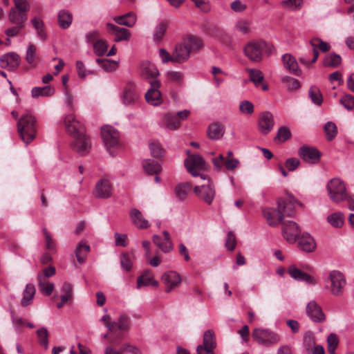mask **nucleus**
<instances>
[{
	"label": "nucleus",
	"mask_w": 354,
	"mask_h": 354,
	"mask_svg": "<svg viewBox=\"0 0 354 354\" xmlns=\"http://www.w3.org/2000/svg\"><path fill=\"white\" fill-rule=\"evenodd\" d=\"M151 154L156 158H160L163 155V149L158 143L151 142L149 144Z\"/></svg>",
	"instance_id": "64"
},
{
	"label": "nucleus",
	"mask_w": 354,
	"mask_h": 354,
	"mask_svg": "<svg viewBox=\"0 0 354 354\" xmlns=\"http://www.w3.org/2000/svg\"><path fill=\"white\" fill-rule=\"evenodd\" d=\"M185 166L193 176H201L203 174H200V171L205 170L206 168L204 159L198 154L188 156L185 160Z\"/></svg>",
	"instance_id": "8"
},
{
	"label": "nucleus",
	"mask_w": 354,
	"mask_h": 354,
	"mask_svg": "<svg viewBox=\"0 0 354 354\" xmlns=\"http://www.w3.org/2000/svg\"><path fill=\"white\" fill-rule=\"evenodd\" d=\"M328 281L330 292L337 297L342 295L346 286V279L344 274L338 270H333L329 273Z\"/></svg>",
	"instance_id": "7"
},
{
	"label": "nucleus",
	"mask_w": 354,
	"mask_h": 354,
	"mask_svg": "<svg viewBox=\"0 0 354 354\" xmlns=\"http://www.w3.org/2000/svg\"><path fill=\"white\" fill-rule=\"evenodd\" d=\"M135 259L133 252H124L120 256V265L122 269L127 272L131 270L132 262Z\"/></svg>",
	"instance_id": "45"
},
{
	"label": "nucleus",
	"mask_w": 354,
	"mask_h": 354,
	"mask_svg": "<svg viewBox=\"0 0 354 354\" xmlns=\"http://www.w3.org/2000/svg\"><path fill=\"white\" fill-rule=\"evenodd\" d=\"M186 46L190 53H194L199 51L204 46L203 40L194 35H188L182 41Z\"/></svg>",
	"instance_id": "26"
},
{
	"label": "nucleus",
	"mask_w": 354,
	"mask_h": 354,
	"mask_svg": "<svg viewBox=\"0 0 354 354\" xmlns=\"http://www.w3.org/2000/svg\"><path fill=\"white\" fill-rule=\"evenodd\" d=\"M129 326V317L127 315L122 314L120 315L118 322L108 323L106 327L110 332H113L115 330H127Z\"/></svg>",
	"instance_id": "29"
},
{
	"label": "nucleus",
	"mask_w": 354,
	"mask_h": 354,
	"mask_svg": "<svg viewBox=\"0 0 354 354\" xmlns=\"http://www.w3.org/2000/svg\"><path fill=\"white\" fill-rule=\"evenodd\" d=\"M73 138L75 140L71 144L73 149L82 156L88 153L91 144L88 136L84 133Z\"/></svg>",
	"instance_id": "16"
},
{
	"label": "nucleus",
	"mask_w": 354,
	"mask_h": 354,
	"mask_svg": "<svg viewBox=\"0 0 354 354\" xmlns=\"http://www.w3.org/2000/svg\"><path fill=\"white\" fill-rule=\"evenodd\" d=\"M306 313L313 322H322L325 320V315L315 301H311L307 304Z\"/></svg>",
	"instance_id": "20"
},
{
	"label": "nucleus",
	"mask_w": 354,
	"mask_h": 354,
	"mask_svg": "<svg viewBox=\"0 0 354 354\" xmlns=\"http://www.w3.org/2000/svg\"><path fill=\"white\" fill-rule=\"evenodd\" d=\"M291 137L290 131L286 127H281L279 129L274 141L277 142H283Z\"/></svg>",
	"instance_id": "54"
},
{
	"label": "nucleus",
	"mask_w": 354,
	"mask_h": 354,
	"mask_svg": "<svg viewBox=\"0 0 354 354\" xmlns=\"http://www.w3.org/2000/svg\"><path fill=\"white\" fill-rule=\"evenodd\" d=\"M97 64L105 71H112L115 70L118 66V63L115 61H111L108 59H97Z\"/></svg>",
	"instance_id": "56"
},
{
	"label": "nucleus",
	"mask_w": 354,
	"mask_h": 354,
	"mask_svg": "<svg viewBox=\"0 0 354 354\" xmlns=\"http://www.w3.org/2000/svg\"><path fill=\"white\" fill-rule=\"evenodd\" d=\"M8 19L13 25L24 28L28 19L27 13L19 12L16 8H11L8 14Z\"/></svg>",
	"instance_id": "30"
},
{
	"label": "nucleus",
	"mask_w": 354,
	"mask_h": 354,
	"mask_svg": "<svg viewBox=\"0 0 354 354\" xmlns=\"http://www.w3.org/2000/svg\"><path fill=\"white\" fill-rule=\"evenodd\" d=\"M298 156L308 163L316 164L319 161L321 152L315 147L304 145L299 149Z\"/></svg>",
	"instance_id": "11"
},
{
	"label": "nucleus",
	"mask_w": 354,
	"mask_h": 354,
	"mask_svg": "<svg viewBox=\"0 0 354 354\" xmlns=\"http://www.w3.org/2000/svg\"><path fill=\"white\" fill-rule=\"evenodd\" d=\"M150 84L151 88L145 93L146 101L153 106L159 105L162 102L161 93L158 90L160 82L155 80L150 82Z\"/></svg>",
	"instance_id": "15"
},
{
	"label": "nucleus",
	"mask_w": 354,
	"mask_h": 354,
	"mask_svg": "<svg viewBox=\"0 0 354 354\" xmlns=\"http://www.w3.org/2000/svg\"><path fill=\"white\" fill-rule=\"evenodd\" d=\"M36 46L33 44H30L27 48L26 55V62L31 64L32 66H36Z\"/></svg>",
	"instance_id": "57"
},
{
	"label": "nucleus",
	"mask_w": 354,
	"mask_h": 354,
	"mask_svg": "<svg viewBox=\"0 0 354 354\" xmlns=\"http://www.w3.org/2000/svg\"><path fill=\"white\" fill-rule=\"evenodd\" d=\"M283 82L286 84L289 91H295L300 87L299 82L297 79L291 77H284L283 78Z\"/></svg>",
	"instance_id": "61"
},
{
	"label": "nucleus",
	"mask_w": 354,
	"mask_h": 354,
	"mask_svg": "<svg viewBox=\"0 0 354 354\" xmlns=\"http://www.w3.org/2000/svg\"><path fill=\"white\" fill-rule=\"evenodd\" d=\"M173 53V58L176 63H183L187 61L191 54L183 41L176 45Z\"/></svg>",
	"instance_id": "28"
},
{
	"label": "nucleus",
	"mask_w": 354,
	"mask_h": 354,
	"mask_svg": "<svg viewBox=\"0 0 354 354\" xmlns=\"http://www.w3.org/2000/svg\"><path fill=\"white\" fill-rule=\"evenodd\" d=\"M288 204H286L283 199L277 201V208H265L263 210V214L266 218L267 222L270 226H277L283 219V214L282 209L285 210L288 207Z\"/></svg>",
	"instance_id": "4"
},
{
	"label": "nucleus",
	"mask_w": 354,
	"mask_h": 354,
	"mask_svg": "<svg viewBox=\"0 0 354 354\" xmlns=\"http://www.w3.org/2000/svg\"><path fill=\"white\" fill-rule=\"evenodd\" d=\"M57 20L62 29H67L72 24L73 15L68 10H62L57 15Z\"/></svg>",
	"instance_id": "39"
},
{
	"label": "nucleus",
	"mask_w": 354,
	"mask_h": 354,
	"mask_svg": "<svg viewBox=\"0 0 354 354\" xmlns=\"http://www.w3.org/2000/svg\"><path fill=\"white\" fill-rule=\"evenodd\" d=\"M324 131L328 140H333L337 134V126L332 122H328L324 125Z\"/></svg>",
	"instance_id": "58"
},
{
	"label": "nucleus",
	"mask_w": 354,
	"mask_h": 354,
	"mask_svg": "<svg viewBox=\"0 0 354 354\" xmlns=\"http://www.w3.org/2000/svg\"><path fill=\"white\" fill-rule=\"evenodd\" d=\"M164 241H162L160 236L154 235L153 236V242L163 252H169L173 249V244L170 238V235L167 231H163Z\"/></svg>",
	"instance_id": "25"
},
{
	"label": "nucleus",
	"mask_w": 354,
	"mask_h": 354,
	"mask_svg": "<svg viewBox=\"0 0 354 354\" xmlns=\"http://www.w3.org/2000/svg\"><path fill=\"white\" fill-rule=\"evenodd\" d=\"M201 178L204 180H207V183L201 186H196L194 188V192L198 198L203 200L208 205H210L215 197L214 186L211 179L207 175L202 174Z\"/></svg>",
	"instance_id": "5"
},
{
	"label": "nucleus",
	"mask_w": 354,
	"mask_h": 354,
	"mask_svg": "<svg viewBox=\"0 0 354 354\" xmlns=\"http://www.w3.org/2000/svg\"><path fill=\"white\" fill-rule=\"evenodd\" d=\"M328 196L335 203H339L347 197L346 186L339 178H333L326 186Z\"/></svg>",
	"instance_id": "3"
},
{
	"label": "nucleus",
	"mask_w": 354,
	"mask_h": 354,
	"mask_svg": "<svg viewBox=\"0 0 354 354\" xmlns=\"http://www.w3.org/2000/svg\"><path fill=\"white\" fill-rule=\"evenodd\" d=\"M282 234L288 242L293 243L300 234V230L295 222L286 221L283 223Z\"/></svg>",
	"instance_id": "14"
},
{
	"label": "nucleus",
	"mask_w": 354,
	"mask_h": 354,
	"mask_svg": "<svg viewBox=\"0 0 354 354\" xmlns=\"http://www.w3.org/2000/svg\"><path fill=\"white\" fill-rule=\"evenodd\" d=\"M282 61L284 67L295 75H299L301 71L299 68L296 59L290 54L286 53L283 55Z\"/></svg>",
	"instance_id": "31"
},
{
	"label": "nucleus",
	"mask_w": 354,
	"mask_h": 354,
	"mask_svg": "<svg viewBox=\"0 0 354 354\" xmlns=\"http://www.w3.org/2000/svg\"><path fill=\"white\" fill-rule=\"evenodd\" d=\"M149 285L156 287L158 285V282L153 279V275L151 271L145 270L138 279L137 288H140L142 286H147Z\"/></svg>",
	"instance_id": "34"
},
{
	"label": "nucleus",
	"mask_w": 354,
	"mask_h": 354,
	"mask_svg": "<svg viewBox=\"0 0 354 354\" xmlns=\"http://www.w3.org/2000/svg\"><path fill=\"white\" fill-rule=\"evenodd\" d=\"M167 24L165 21H161L156 26L153 32L154 41H160L162 40L167 29Z\"/></svg>",
	"instance_id": "49"
},
{
	"label": "nucleus",
	"mask_w": 354,
	"mask_h": 354,
	"mask_svg": "<svg viewBox=\"0 0 354 354\" xmlns=\"http://www.w3.org/2000/svg\"><path fill=\"white\" fill-rule=\"evenodd\" d=\"M274 127L273 115L269 112H263L259 119V128L260 131L263 134L270 132Z\"/></svg>",
	"instance_id": "21"
},
{
	"label": "nucleus",
	"mask_w": 354,
	"mask_h": 354,
	"mask_svg": "<svg viewBox=\"0 0 354 354\" xmlns=\"http://www.w3.org/2000/svg\"><path fill=\"white\" fill-rule=\"evenodd\" d=\"M138 99V94L136 91V86L132 83H128L123 91V103L126 105H130L135 103Z\"/></svg>",
	"instance_id": "27"
},
{
	"label": "nucleus",
	"mask_w": 354,
	"mask_h": 354,
	"mask_svg": "<svg viewBox=\"0 0 354 354\" xmlns=\"http://www.w3.org/2000/svg\"><path fill=\"white\" fill-rule=\"evenodd\" d=\"M162 125L170 130H176L179 128L180 122L176 115L167 113L163 117Z\"/></svg>",
	"instance_id": "41"
},
{
	"label": "nucleus",
	"mask_w": 354,
	"mask_h": 354,
	"mask_svg": "<svg viewBox=\"0 0 354 354\" xmlns=\"http://www.w3.org/2000/svg\"><path fill=\"white\" fill-rule=\"evenodd\" d=\"M35 293L36 289L35 286L32 283H28L23 291V297L20 302L21 305L26 307L32 304Z\"/></svg>",
	"instance_id": "33"
},
{
	"label": "nucleus",
	"mask_w": 354,
	"mask_h": 354,
	"mask_svg": "<svg viewBox=\"0 0 354 354\" xmlns=\"http://www.w3.org/2000/svg\"><path fill=\"white\" fill-rule=\"evenodd\" d=\"M201 345L214 350L216 346V342L212 330H208L204 333L203 344Z\"/></svg>",
	"instance_id": "50"
},
{
	"label": "nucleus",
	"mask_w": 354,
	"mask_h": 354,
	"mask_svg": "<svg viewBox=\"0 0 354 354\" xmlns=\"http://www.w3.org/2000/svg\"><path fill=\"white\" fill-rule=\"evenodd\" d=\"M129 216L132 223L138 229H147L149 227V222L145 218L142 212L136 208L129 211Z\"/></svg>",
	"instance_id": "23"
},
{
	"label": "nucleus",
	"mask_w": 354,
	"mask_h": 354,
	"mask_svg": "<svg viewBox=\"0 0 354 354\" xmlns=\"http://www.w3.org/2000/svg\"><path fill=\"white\" fill-rule=\"evenodd\" d=\"M101 136L106 149L112 154L111 150L120 145L118 131L111 126H105L102 128Z\"/></svg>",
	"instance_id": "6"
},
{
	"label": "nucleus",
	"mask_w": 354,
	"mask_h": 354,
	"mask_svg": "<svg viewBox=\"0 0 354 354\" xmlns=\"http://www.w3.org/2000/svg\"><path fill=\"white\" fill-rule=\"evenodd\" d=\"M299 248L305 252H313L315 250L317 244L314 238L308 233H303L297 238Z\"/></svg>",
	"instance_id": "19"
},
{
	"label": "nucleus",
	"mask_w": 354,
	"mask_h": 354,
	"mask_svg": "<svg viewBox=\"0 0 354 354\" xmlns=\"http://www.w3.org/2000/svg\"><path fill=\"white\" fill-rule=\"evenodd\" d=\"M339 103L347 110H352L354 109V96L345 94L339 99Z\"/></svg>",
	"instance_id": "60"
},
{
	"label": "nucleus",
	"mask_w": 354,
	"mask_h": 354,
	"mask_svg": "<svg viewBox=\"0 0 354 354\" xmlns=\"http://www.w3.org/2000/svg\"><path fill=\"white\" fill-rule=\"evenodd\" d=\"M326 221L332 227L341 228L344 223V216L340 212H334L327 216Z\"/></svg>",
	"instance_id": "40"
},
{
	"label": "nucleus",
	"mask_w": 354,
	"mask_h": 354,
	"mask_svg": "<svg viewBox=\"0 0 354 354\" xmlns=\"http://www.w3.org/2000/svg\"><path fill=\"white\" fill-rule=\"evenodd\" d=\"M273 50L272 45L263 41L253 40L245 45V55L254 62H259L263 53L270 55Z\"/></svg>",
	"instance_id": "2"
},
{
	"label": "nucleus",
	"mask_w": 354,
	"mask_h": 354,
	"mask_svg": "<svg viewBox=\"0 0 354 354\" xmlns=\"http://www.w3.org/2000/svg\"><path fill=\"white\" fill-rule=\"evenodd\" d=\"M223 127L217 122L212 124L207 129V136L210 139H219L223 136Z\"/></svg>",
	"instance_id": "43"
},
{
	"label": "nucleus",
	"mask_w": 354,
	"mask_h": 354,
	"mask_svg": "<svg viewBox=\"0 0 354 354\" xmlns=\"http://www.w3.org/2000/svg\"><path fill=\"white\" fill-rule=\"evenodd\" d=\"M108 30L115 35V41H129L131 38L130 31L124 28L118 27L113 24L107 23Z\"/></svg>",
	"instance_id": "22"
},
{
	"label": "nucleus",
	"mask_w": 354,
	"mask_h": 354,
	"mask_svg": "<svg viewBox=\"0 0 354 354\" xmlns=\"http://www.w3.org/2000/svg\"><path fill=\"white\" fill-rule=\"evenodd\" d=\"M38 341L45 349L48 348V332L46 328H41L37 330Z\"/></svg>",
	"instance_id": "52"
},
{
	"label": "nucleus",
	"mask_w": 354,
	"mask_h": 354,
	"mask_svg": "<svg viewBox=\"0 0 354 354\" xmlns=\"http://www.w3.org/2000/svg\"><path fill=\"white\" fill-rule=\"evenodd\" d=\"M288 273L292 278L297 281H305L308 284H315L316 283L313 276L303 272L295 266H292L289 268Z\"/></svg>",
	"instance_id": "24"
},
{
	"label": "nucleus",
	"mask_w": 354,
	"mask_h": 354,
	"mask_svg": "<svg viewBox=\"0 0 354 354\" xmlns=\"http://www.w3.org/2000/svg\"><path fill=\"white\" fill-rule=\"evenodd\" d=\"M192 187L190 183H182L177 185L174 189L176 198L180 201L185 200Z\"/></svg>",
	"instance_id": "37"
},
{
	"label": "nucleus",
	"mask_w": 354,
	"mask_h": 354,
	"mask_svg": "<svg viewBox=\"0 0 354 354\" xmlns=\"http://www.w3.org/2000/svg\"><path fill=\"white\" fill-rule=\"evenodd\" d=\"M142 165L145 170L151 175L158 174L162 169L161 165L158 161L154 160H146L143 162Z\"/></svg>",
	"instance_id": "44"
},
{
	"label": "nucleus",
	"mask_w": 354,
	"mask_h": 354,
	"mask_svg": "<svg viewBox=\"0 0 354 354\" xmlns=\"http://www.w3.org/2000/svg\"><path fill=\"white\" fill-rule=\"evenodd\" d=\"M114 21L120 26L132 27L136 22V16L132 12H128L125 15L118 16L113 18Z\"/></svg>",
	"instance_id": "35"
},
{
	"label": "nucleus",
	"mask_w": 354,
	"mask_h": 354,
	"mask_svg": "<svg viewBox=\"0 0 354 354\" xmlns=\"http://www.w3.org/2000/svg\"><path fill=\"white\" fill-rule=\"evenodd\" d=\"M308 95L314 104L317 105H320L322 104L323 97L319 89L317 87H310Z\"/></svg>",
	"instance_id": "55"
},
{
	"label": "nucleus",
	"mask_w": 354,
	"mask_h": 354,
	"mask_svg": "<svg viewBox=\"0 0 354 354\" xmlns=\"http://www.w3.org/2000/svg\"><path fill=\"white\" fill-rule=\"evenodd\" d=\"M17 127L19 136L26 145L35 140L37 131V120L31 113H24L18 119Z\"/></svg>",
	"instance_id": "1"
},
{
	"label": "nucleus",
	"mask_w": 354,
	"mask_h": 354,
	"mask_svg": "<svg viewBox=\"0 0 354 354\" xmlns=\"http://www.w3.org/2000/svg\"><path fill=\"white\" fill-rule=\"evenodd\" d=\"M32 26L35 29L37 36L42 40L46 39V33L44 29V21L39 18L35 17L30 21Z\"/></svg>",
	"instance_id": "47"
},
{
	"label": "nucleus",
	"mask_w": 354,
	"mask_h": 354,
	"mask_svg": "<svg viewBox=\"0 0 354 354\" xmlns=\"http://www.w3.org/2000/svg\"><path fill=\"white\" fill-rule=\"evenodd\" d=\"M21 62L20 57L14 52L8 53L0 58V67L10 71L16 70Z\"/></svg>",
	"instance_id": "17"
},
{
	"label": "nucleus",
	"mask_w": 354,
	"mask_h": 354,
	"mask_svg": "<svg viewBox=\"0 0 354 354\" xmlns=\"http://www.w3.org/2000/svg\"><path fill=\"white\" fill-rule=\"evenodd\" d=\"M162 280L165 285V291L167 292L172 291L181 282L180 274L174 271H169L164 273L162 276Z\"/></svg>",
	"instance_id": "18"
},
{
	"label": "nucleus",
	"mask_w": 354,
	"mask_h": 354,
	"mask_svg": "<svg viewBox=\"0 0 354 354\" xmlns=\"http://www.w3.org/2000/svg\"><path fill=\"white\" fill-rule=\"evenodd\" d=\"M90 252V246L83 241L78 243L75 253L77 261L79 263H84L86 261L87 254Z\"/></svg>",
	"instance_id": "36"
},
{
	"label": "nucleus",
	"mask_w": 354,
	"mask_h": 354,
	"mask_svg": "<svg viewBox=\"0 0 354 354\" xmlns=\"http://www.w3.org/2000/svg\"><path fill=\"white\" fill-rule=\"evenodd\" d=\"M247 71L249 73L250 81L253 82L257 87L259 86L264 78L263 73L255 68H249L247 69Z\"/></svg>",
	"instance_id": "46"
},
{
	"label": "nucleus",
	"mask_w": 354,
	"mask_h": 354,
	"mask_svg": "<svg viewBox=\"0 0 354 354\" xmlns=\"http://www.w3.org/2000/svg\"><path fill=\"white\" fill-rule=\"evenodd\" d=\"M66 131L73 137H77L84 133V127L73 114H68L64 118Z\"/></svg>",
	"instance_id": "12"
},
{
	"label": "nucleus",
	"mask_w": 354,
	"mask_h": 354,
	"mask_svg": "<svg viewBox=\"0 0 354 354\" xmlns=\"http://www.w3.org/2000/svg\"><path fill=\"white\" fill-rule=\"evenodd\" d=\"M108 49V44L106 41L98 39L93 44L94 53L97 56L104 55Z\"/></svg>",
	"instance_id": "53"
},
{
	"label": "nucleus",
	"mask_w": 354,
	"mask_h": 354,
	"mask_svg": "<svg viewBox=\"0 0 354 354\" xmlns=\"http://www.w3.org/2000/svg\"><path fill=\"white\" fill-rule=\"evenodd\" d=\"M342 58L340 55L332 53L326 55L323 61V64L326 67H337L341 64Z\"/></svg>",
	"instance_id": "48"
},
{
	"label": "nucleus",
	"mask_w": 354,
	"mask_h": 354,
	"mask_svg": "<svg viewBox=\"0 0 354 354\" xmlns=\"http://www.w3.org/2000/svg\"><path fill=\"white\" fill-rule=\"evenodd\" d=\"M304 346L306 348L307 351H311L313 348L315 346V337L313 334L307 331L305 333L304 335V341H303Z\"/></svg>",
	"instance_id": "59"
},
{
	"label": "nucleus",
	"mask_w": 354,
	"mask_h": 354,
	"mask_svg": "<svg viewBox=\"0 0 354 354\" xmlns=\"http://www.w3.org/2000/svg\"><path fill=\"white\" fill-rule=\"evenodd\" d=\"M140 71L142 77L145 79L156 78L159 75L156 67L148 62H144L141 64Z\"/></svg>",
	"instance_id": "32"
},
{
	"label": "nucleus",
	"mask_w": 354,
	"mask_h": 354,
	"mask_svg": "<svg viewBox=\"0 0 354 354\" xmlns=\"http://www.w3.org/2000/svg\"><path fill=\"white\" fill-rule=\"evenodd\" d=\"M232 156V153L229 151L226 157L220 154L218 157L213 158L212 162L214 169L217 171H221L222 169L232 170L236 168L239 162Z\"/></svg>",
	"instance_id": "10"
},
{
	"label": "nucleus",
	"mask_w": 354,
	"mask_h": 354,
	"mask_svg": "<svg viewBox=\"0 0 354 354\" xmlns=\"http://www.w3.org/2000/svg\"><path fill=\"white\" fill-rule=\"evenodd\" d=\"M55 93L54 87L48 85L42 87H34L31 90V96L33 98L39 97H49Z\"/></svg>",
	"instance_id": "38"
},
{
	"label": "nucleus",
	"mask_w": 354,
	"mask_h": 354,
	"mask_svg": "<svg viewBox=\"0 0 354 354\" xmlns=\"http://www.w3.org/2000/svg\"><path fill=\"white\" fill-rule=\"evenodd\" d=\"M303 3L304 0H283L281 4L283 8L298 10L301 8Z\"/></svg>",
	"instance_id": "51"
},
{
	"label": "nucleus",
	"mask_w": 354,
	"mask_h": 354,
	"mask_svg": "<svg viewBox=\"0 0 354 354\" xmlns=\"http://www.w3.org/2000/svg\"><path fill=\"white\" fill-rule=\"evenodd\" d=\"M113 187L108 179L98 180L93 190V195L97 198H109L111 196Z\"/></svg>",
	"instance_id": "13"
},
{
	"label": "nucleus",
	"mask_w": 354,
	"mask_h": 354,
	"mask_svg": "<svg viewBox=\"0 0 354 354\" xmlns=\"http://www.w3.org/2000/svg\"><path fill=\"white\" fill-rule=\"evenodd\" d=\"M252 337L259 344L266 346L276 344L280 339L277 334L268 330L260 328L254 330Z\"/></svg>",
	"instance_id": "9"
},
{
	"label": "nucleus",
	"mask_w": 354,
	"mask_h": 354,
	"mask_svg": "<svg viewBox=\"0 0 354 354\" xmlns=\"http://www.w3.org/2000/svg\"><path fill=\"white\" fill-rule=\"evenodd\" d=\"M327 342H328V351L330 354H334L335 351L337 348V346L338 344V339L336 335L335 334H330L328 335L327 338Z\"/></svg>",
	"instance_id": "62"
},
{
	"label": "nucleus",
	"mask_w": 354,
	"mask_h": 354,
	"mask_svg": "<svg viewBox=\"0 0 354 354\" xmlns=\"http://www.w3.org/2000/svg\"><path fill=\"white\" fill-rule=\"evenodd\" d=\"M38 286L39 290L46 295H50L54 290V284L45 279V276L37 275Z\"/></svg>",
	"instance_id": "42"
},
{
	"label": "nucleus",
	"mask_w": 354,
	"mask_h": 354,
	"mask_svg": "<svg viewBox=\"0 0 354 354\" xmlns=\"http://www.w3.org/2000/svg\"><path fill=\"white\" fill-rule=\"evenodd\" d=\"M15 6L12 8L19 12L27 13L30 10V6L27 0H14Z\"/></svg>",
	"instance_id": "63"
}]
</instances>
